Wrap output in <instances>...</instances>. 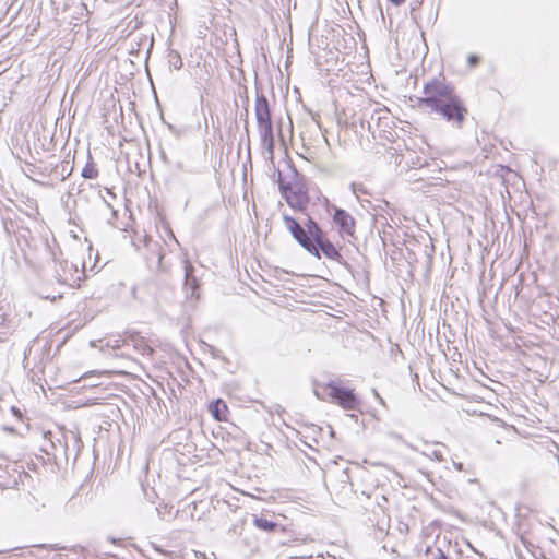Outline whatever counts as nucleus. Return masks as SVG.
I'll return each instance as SVG.
<instances>
[{"label": "nucleus", "instance_id": "1", "mask_svg": "<svg viewBox=\"0 0 559 559\" xmlns=\"http://www.w3.org/2000/svg\"><path fill=\"white\" fill-rule=\"evenodd\" d=\"M423 94L417 99L418 108L438 116L456 129H462L468 109L451 82L442 75L432 78L424 84Z\"/></svg>", "mask_w": 559, "mask_h": 559}, {"label": "nucleus", "instance_id": "2", "mask_svg": "<svg viewBox=\"0 0 559 559\" xmlns=\"http://www.w3.org/2000/svg\"><path fill=\"white\" fill-rule=\"evenodd\" d=\"M304 225L294 217L283 214L285 227L289 230L293 238L310 254L320 259L321 254L325 258L340 262L343 257L336 247L329 240L326 233L309 215Z\"/></svg>", "mask_w": 559, "mask_h": 559}, {"label": "nucleus", "instance_id": "3", "mask_svg": "<svg viewBox=\"0 0 559 559\" xmlns=\"http://www.w3.org/2000/svg\"><path fill=\"white\" fill-rule=\"evenodd\" d=\"M255 118L258 122L262 156L275 168L274 163V133L271 120L269 102L264 95H258L255 99ZM273 181L280 183V170L274 169Z\"/></svg>", "mask_w": 559, "mask_h": 559}, {"label": "nucleus", "instance_id": "4", "mask_svg": "<svg viewBox=\"0 0 559 559\" xmlns=\"http://www.w3.org/2000/svg\"><path fill=\"white\" fill-rule=\"evenodd\" d=\"M285 163L288 174L282 175V199H285L290 209L306 214L309 195L304 177L298 174L289 160Z\"/></svg>", "mask_w": 559, "mask_h": 559}, {"label": "nucleus", "instance_id": "5", "mask_svg": "<svg viewBox=\"0 0 559 559\" xmlns=\"http://www.w3.org/2000/svg\"><path fill=\"white\" fill-rule=\"evenodd\" d=\"M282 557L288 559H308L313 557L312 549L310 548L305 537H290L288 532L282 524Z\"/></svg>", "mask_w": 559, "mask_h": 559}, {"label": "nucleus", "instance_id": "6", "mask_svg": "<svg viewBox=\"0 0 559 559\" xmlns=\"http://www.w3.org/2000/svg\"><path fill=\"white\" fill-rule=\"evenodd\" d=\"M324 391H328V396L331 401L344 409L356 411L361 405L360 399L355 394L353 389L344 388L334 381L324 384Z\"/></svg>", "mask_w": 559, "mask_h": 559}, {"label": "nucleus", "instance_id": "7", "mask_svg": "<svg viewBox=\"0 0 559 559\" xmlns=\"http://www.w3.org/2000/svg\"><path fill=\"white\" fill-rule=\"evenodd\" d=\"M388 110L378 105H369L365 107L361 111V115L357 120L352 122L355 126L359 122V126L362 130L367 129L368 131L372 130L373 124L379 126L381 120L385 118Z\"/></svg>", "mask_w": 559, "mask_h": 559}, {"label": "nucleus", "instance_id": "8", "mask_svg": "<svg viewBox=\"0 0 559 559\" xmlns=\"http://www.w3.org/2000/svg\"><path fill=\"white\" fill-rule=\"evenodd\" d=\"M333 222L338 227L341 234L353 236L355 233V219L354 217L343 209L333 205Z\"/></svg>", "mask_w": 559, "mask_h": 559}, {"label": "nucleus", "instance_id": "9", "mask_svg": "<svg viewBox=\"0 0 559 559\" xmlns=\"http://www.w3.org/2000/svg\"><path fill=\"white\" fill-rule=\"evenodd\" d=\"M123 344L133 347L139 354L143 356H152L154 353L153 347L146 342L145 337L138 332H131L123 338Z\"/></svg>", "mask_w": 559, "mask_h": 559}, {"label": "nucleus", "instance_id": "10", "mask_svg": "<svg viewBox=\"0 0 559 559\" xmlns=\"http://www.w3.org/2000/svg\"><path fill=\"white\" fill-rule=\"evenodd\" d=\"M193 266L191 265V263L189 261H186L185 262V284H183V287L186 289V293H187V296L192 298L194 296L198 297V288H199V284H198V280L197 277L193 275Z\"/></svg>", "mask_w": 559, "mask_h": 559}, {"label": "nucleus", "instance_id": "11", "mask_svg": "<svg viewBox=\"0 0 559 559\" xmlns=\"http://www.w3.org/2000/svg\"><path fill=\"white\" fill-rule=\"evenodd\" d=\"M295 499H300V497H298L294 490L282 489V518L287 519L286 513H290V510L293 509V507H287V504L296 503L301 506V503L296 502ZM294 510L298 511L297 508H294Z\"/></svg>", "mask_w": 559, "mask_h": 559}, {"label": "nucleus", "instance_id": "12", "mask_svg": "<svg viewBox=\"0 0 559 559\" xmlns=\"http://www.w3.org/2000/svg\"><path fill=\"white\" fill-rule=\"evenodd\" d=\"M209 411L216 420L222 421L227 419L228 407L226 403L221 399L212 402L209 405Z\"/></svg>", "mask_w": 559, "mask_h": 559}, {"label": "nucleus", "instance_id": "13", "mask_svg": "<svg viewBox=\"0 0 559 559\" xmlns=\"http://www.w3.org/2000/svg\"><path fill=\"white\" fill-rule=\"evenodd\" d=\"M254 524L258 528L265 531V532H273L277 527V523L274 521H271L266 518H255Z\"/></svg>", "mask_w": 559, "mask_h": 559}, {"label": "nucleus", "instance_id": "14", "mask_svg": "<svg viewBox=\"0 0 559 559\" xmlns=\"http://www.w3.org/2000/svg\"><path fill=\"white\" fill-rule=\"evenodd\" d=\"M82 177L85 179H95L98 176V170L96 169L94 163H87L82 169Z\"/></svg>", "mask_w": 559, "mask_h": 559}, {"label": "nucleus", "instance_id": "15", "mask_svg": "<svg viewBox=\"0 0 559 559\" xmlns=\"http://www.w3.org/2000/svg\"><path fill=\"white\" fill-rule=\"evenodd\" d=\"M353 193L358 198L359 193H367V190L362 183L353 182L350 185Z\"/></svg>", "mask_w": 559, "mask_h": 559}, {"label": "nucleus", "instance_id": "16", "mask_svg": "<svg viewBox=\"0 0 559 559\" xmlns=\"http://www.w3.org/2000/svg\"><path fill=\"white\" fill-rule=\"evenodd\" d=\"M324 385L320 388L317 383L314 384L313 393L314 395L322 401H325V394L328 395V391H324Z\"/></svg>", "mask_w": 559, "mask_h": 559}, {"label": "nucleus", "instance_id": "17", "mask_svg": "<svg viewBox=\"0 0 559 559\" xmlns=\"http://www.w3.org/2000/svg\"><path fill=\"white\" fill-rule=\"evenodd\" d=\"M169 62L177 70L181 69V67H182L181 58L177 53L170 58Z\"/></svg>", "mask_w": 559, "mask_h": 559}, {"label": "nucleus", "instance_id": "18", "mask_svg": "<svg viewBox=\"0 0 559 559\" xmlns=\"http://www.w3.org/2000/svg\"><path fill=\"white\" fill-rule=\"evenodd\" d=\"M262 292L264 294H266L265 295L266 299L271 300L273 304H276L275 298L277 297V294H274L273 292H269V289L266 287H262Z\"/></svg>", "mask_w": 559, "mask_h": 559}, {"label": "nucleus", "instance_id": "19", "mask_svg": "<svg viewBox=\"0 0 559 559\" xmlns=\"http://www.w3.org/2000/svg\"><path fill=\"white\" fill-rule=\"evenodd\" d=\"M480 61V58L476 55H469L467 57V62L469 64V67H476Z\"/></svg>", "mask_w": 559, "mask_h": 559}, {"label": "nucleus", "instance_id": "20", "mask_svg": "<svg viewBox=\"0 0 559 559\" xmlns=\"http://www.w3.org/2000/svg\"><path fill=\"white\" fill-rule=\"evenodd\" d=\"M35 548H47L49 550L63 549V547H59L57 544H49V545L43 544V545L35 546Z\"/></svg>", "mask_w": 559, "mask_h": 559}, {"label": "nucleus", "instance_id": "21", "mask_svg": "<svg viewBox=\"0 0 559 559\" xmlns=\"http://www.w3.org/2000/svg\"><path fill=\"white\" fill-rule=\"evenodd\" d=\"M292 55H290V50H288L287 52V57H286V62H285V67H286V70L288 71L289 67H290V62H292Z\"/></svg>", "mask_w": 559, "mask_h": 559}, {"label": "nucleus", "instance_id": "22", "mask_svg": "<svg viewBox=\"0 0 559 559\" xmlns=\"http://www.w3.org/2000/svg\"><path fill=\"white\" fill-rule=\"evenodd\" d=\"M436 559H450L441 549H438V557Z\"/></svg>", "mask_w": 559, "mask_h": 559}, {"label": "nucleus", "instance_id": "23", "mask_svg": "<svg viewBox=\"0 0 559 559\" xmlns=\"http://www.w3.org/2000/svg\"><path fill=\"white\" fill-rule=\"evenodd\" d=\"M433 456L438 460V461H442L443 457H442V454L440 451H433Z\"/></svg>", "mask_w": 559, "mask_h": 559}, {"label": "nucleus", "instance_id": "24", "mask_svg": "<svg viewBox=\"0 0 559 559\" xmlns=\"http://www.w3.org/2000/svg\"><path fill=\"white\" fill-rule=\"evenodd\" d=\"M394 5H401L405 0H389Z\"/></svg>", "mask_w": 559, "mask_h": 559}, {"label": "nucleus", "instance_id": "25", "mask_svg": "<svg viewBox=\"0 0 559 559\" xmlns=\"http://www.w3.org/2000/svg\"><path fill=\"white\" fill-rule=\"evenodd\" d=\"M373 394L376 395V397L382 403L384 404V401L383 399L378 394V392L376 390H373Z\"/></svg>", "mask_w": 559, "mask_h": 559}, {"label": "nucleus", "instance_id": "26", "mask_svg": "<svg viewBox=\"0 0 559 559\" xmlns=\"http://www.w3.org/2000/svg\"><path fill=\"white\" fill-rule=\"evenodd\" d=\"M454 465H455V467H456L459 471H462V469H463V464H462V463H455Z\"/></svg>", "mask_w": 559, "mask_h": 559}, {"label": "nucleus", "instance_id": "27", "mask_svg": "<svg viewBox=\"0 0 559 559\" xmlns=\"http://www.w3.org/2000/svg\"><path fill=\"white\" fill-rule=\"evenodd\" d=\"M329 431H330L331 437H334L335 432L331 426H329Z\"/></svg>", "mask_w": 559, "mask_h": 559}, {"label": "nucleus", "instance_id": "28", "mask_svg": "<svg viewBox=\"0 0 559 559\" xmlns=\"http://www.w3.org/2000/svg\"><path fill=\"white\" fill-rule=\"evenodd\" d=\"M162 259H163V254H162V253H158V264H160Z\"/></svg>", "mask_w": 559, "mask_h": 559}, {"label": "nucleus", "instance_id": "29", "mask_svg": "<svg viewBox=\"0 0 559 559\" xmlns=\"http://www.w3.org/2000/svg\"><path fill=\"white\" fill-rule=\"evenodd\" d=\"M44 436H45V437H47V436H51V432H50V431H47V432H45V433H44Z\"/></svg>", "mask_w": 559, "mask_h": 559}, {"label": "nucleus", "instance_id": "30", "mask_svg": "<svg viewBox=\"0 0 559 559\" xmlns=\"http://www.w3.org/2000/svg\"><path fill=\"white\" fill-rule=\"evenodd\" d=\"M12 411L14 412V414L19 413V411L15 407H12Z\"/></svg>", "mask_w": 559, "mask_h": 559}]
</instances>
